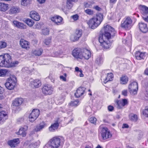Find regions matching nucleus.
<instances>
[{
	"instance_id": "nucleus-50",
	"label": "nucleus",
	"mask_w": 148,
	"mask_h": 148,
	"mask_svg": "<svg viewBox=\"0 0 148 148\" xmlns=\"http://www.w3.org/2000/svg\"><path fill=\"white\" fill-rule=\"evenodd\" d=\"M42 33L44 35L48 34L49 33V30L47 28L44 29L42 30Z\"/></svg>"
},
{
	"instance_id": "nucleus-7",
	"label": "nucleus",
	"mask_w": 148,
	"mask_h": 148,
	"mask_svg": "<svg viewBox=\"0 0 148 148\" xmlns=\"http://www.w3.org/2000/svg\"><path fill=\"white\" fill-rule=\"evenodd\" d=\"M128 89L131 95L136 94L138 90L137 83L135 82L131 83L129 85Z\"/></svg>"
},
{
	"instance_id": "nucleus-60",
	"label": "nucleus",
	"mask_w": 148,
	"mask_h": 148,
	"mask_svg": "<svg viewBox=\"0 0 148 148\" xmlns=\"http://www.w3.org/2000/svg\"><path fill=\"white\" fill-rule=\"evenodd\" d=\"M60 78L61 79H62L63 81H65L66 80V77L64 76H60Z\"/></svg>"
},
{
	"instance_id": "nucleus-39",
	"label": "nucleus",
	"mask_w": 148,
	"mask_h": 148,
	"mask_svg": "<svg viewBox=\"0 0 148 148\" xmlns=\"http://www.w3.org/2000/svg\"><path fill=\"white\" fill-rule=\"evenodd\" d=\"M129 118L130 120L136 122L137 120L138 117L136 114H131L129 115Z\"/></svg>"
},
{
	"instance_id": "nucleus-29",
	"label": "nucleus",
	"mask_w": 148,
	"mask_h": 148,
	"mask_svg": "<svg viewBox=\"0 0 148 148\" xmlns=\"http://www.w3.org/2000/svg\"><path fill=\"white\" fill-rule=\"evenodd\" d=\"M46 126V124L44 122L40 123L38 125L36 126L35 130L36 132H39L42 130L43 128Z\"/></svg>"
},
{
	"instance_id": "nucleus-15",
	"label": "nucleus",
	"mask_w": 148,
	"mask_h": 148,
	"mask_svg": "<svg viewBox=\"0 0 148 148\" xmlns=\"http://www.w3.org/2000/svg\"><path fill=\"white\" fill-rule=\"evenodd\" d=\"M82 59L84 58L86 60H88L91 56L90 51L86 49H82Z\"/></svg>"
},
{
	"instance_id": "nucleus-1",
	"label": "nucleus",
	"mask_w": 148,
	"mask_h": 148,
	"mask_svg": "<svg viewBox=\"0 0 148 148\" xmlns=\"http://www.w3.org/2000/svg\"><path fill=\"white\" fill-rule=\"evenodd\" d=\"M103 33L99 38V41L102 47L105 49H109L111 46L109 40L115 35L114 28L109 25L104 26L101 30Z\"/></svg>"
},
{
	"instance_id": "nucleus-51",
	"label": "nucleus",
	"mask_w": 148,
	"mask_h": 148,
	"mask_svg": "<svg viewBox=\"0 0 148 148\" xmlns=\"http://www.w3.org/2000/svg\"><path fill=\"white\" fill-rule=\"evenodd\" d=\"M89 121L92 123H95L97 121L95 117H92L89 119Z\"/></svg>"
},
{
	"instance_id": "nucleus-63",
	"label": "nucleus",
	"mask_w": 148,
	"mask_h": 148,
	"mask_svg": "<svg viewBox=\"0 0 148 148\" xmlns=\"http://www.w3.org/2000/svg\"><path fill=\"white\" fill-rule=\"evenodd\" d=\"M144 73L146 75H148V68H147L145 70Z\"/></svg>"
},
{
	"instance_id": "nucleus-20",
	"label": "nucleus",
	"mask_w": 148,
	"mask_h": 148,
	"mask_svg": "<svg viewBox=\"0 0 148 148\" xmlns=\"http://www.w3.org/2000/svg\"><path fill=\"white\" fill-rule=\"evenodd\" d=\"M139 8L143 15L148 14V8L146 6L140 5L139 6Z\"/></svg>"
},
{
	"instance_id": "nucleus-24",
	"label": "nucleus",
	"mask_w": 148,
	"mask_h": 148,
	"mask_svg": "<svg viewBox=\"0 0 148 148\" xmlns=\"http://www.w3.org/2000/svg\"><path fill=\"white\" fill-rule=\"evenodd\" d=\"M23 100L21 98H16L13 101L12 105L16 106L21 105L23 102Z\"/></svg>"
},
{
	"instance_id": "nucleus-8",
	"label": "nucleus",
	"mask_w": 148,
	"mask_h": 148,
	"mask_svg": "<svg viewBox=\"0 0 148 148\" xmlns=\"http://www.w3.org/2000/svg\"><path fill=\"white\" fill-rule=\"evenodd\" d=\"M40 110L37 109H34L29 116V121L32 122L34 121L39 116Z\"/></svg>"
},
{
	"instance_id": "nucleus-56",
	"label": "nucleus",
	"mask_w": 148,
	"mask_h": 148,
	"mask_svg": "<svg viewBox=\"0 0 148 148\" xmlns=\"http://www.w3.org/2000/svg\"><path fill=\"white\" fill-rule=\"evenodd\" d=\"M127 90H124L122 91V94L125 96H126L127 95Z\"/></svg>"
},
{
	"instance_id": "nucleus-33",
	"label": "nucleus",
	"mask_w": 148,
	"mask_h": 148,
	"mask_svg": "<svg viewBox=\"0 0 148 148\" xmlns=\"http://www.w3.org/2000/svg\"><path fill=\"white\" fill-rule=\"evenodd\" d=\"M32 84L35 88H38L41 85V81L38 79H36L32 82Z\"/></svg>"
},
{
	"instance_id": "nucleus-41",
	"label": "nucleus",
	"mask_w": 148,
	"mask_h": 148,
	"mask_svg": "<svg viewBox=\"0 0 148 148\" xmlns=\"http://www.w3.org/2000/svg\"><path fill=\"white\" fill-rule=\"evenodd\" d=\"M79 102L78 100L72 101L69 103V104L72 106H76L79 105Z\"/></svg>"
},
{
	"instance_id": "nucleus-55",
	"label": "nucleus",
	"mask_w": 148,
	"mask_h": 148,
	"mask_svg": "<svg viewBox=\"0 0 148 148\" xmlns=\"http://www.w3.org/2000/svg\"><path fill=\"white\" fill-rule=\"evenodd\" d=\"M93 8L96 10L99 11H101L102 10V9L98 5L94 6Z\"/></svg>"
},
{
	"instance_id": "nucleus-22",
	"label": "nucleus",
	"mask_w": 148,
	"mask_h": 148,
	"mask_svg": "<svg viewBox=\"0 0 148 148\" xmlns=\"http://www.w3.org/2000/svg\"><path fill=\"white\" fill-rule=\"evenodd\" d=\"M51 20L57 25H58L60 23L62 22V18L60 16H56L51 17Z\"/></svg>"
},
{
	"instance_id": "nucleus-49",
	"label": "nucleus",
	"mask_w": 148,
	"mask_h": 148,
	"mask_svg": "<svg viewBox=\"0 0 148 148\" xmlns=\"http://www.w3.org/2000/svg\"><path fill=\"white\" fill-rule=\"evenodd\" d=\"M6 46V43L3 42H0V49L5 48Z\"/></svg>"
},
{
	"instance_id": "nucleus-4",
	"label": "nucleus",
	"mask_w": 148,
	"mask_h": 148,
	"mask_svg": "<svg viewBox=\"0 0 148 148\" xmlns=\"http://www.w3.org/2000/svg\"><path fill=\"white\" fill-rule=\"evenodd\" d=\"M10 58L11 57L8 54H5L4 55L0 56V66L8 67L9 66Z\"/></svg>"
},
{
	"instance_id": "nucleus-9",
	"label": "nucleus",
	"mask_w": 148,
	"mask_h": 148,
	"mask_svg": "<svg viewBox=\"0 0 148 148\" xmlns=\"http://www.w3.org/2000/svg\"><path fill=\"white\" fill-rule=\"evenodd\" d=\"M82 31L81 29H76L74 35L71 36L70 40L73 42L77 40L82 36Z\"/></svg>"
},
{
	"instance_id": "nucleus-17",
	"label": "nucleus",
	"mask_w": 148,
	"mask_h": 148,
	"mask_svg": "<svg viewBox=\"0 0 148 148\" xmlns=\"http://www.w3.org/2000/svg\"><path fill=\"white\" fill-rule=\"evenodd\" d=\"M28 127L27 125H25L23 127H21L19 130V131L17 133L18 135H21L24 137L26 135V131L27 130Z\"/></svg>"
},
{
	"instance_id": "nucleus-43",
	"label": "nucleus",
	"mask_w": 148,
	"mask_h": 148,
	"mask_svg": "<svg viewBox=\"0 0 148 148\" xmlns=\"http://www.w3.org/2000/svg\"><path fill=\"white\" fill-rule=\"evenodd\" d=\"M41 25L42 24L40 22H37L34 26L33 28L35 29H40L41 28Z\"/></svg>"
},
{
	"instance_id": "nucleus-23",
	"label": "nucleus",
	"mask_w": 148,
	"mask_h": 148,
	"mask_svg": "<svg viewBox=\"0 0 148 148\" xmlns=\"http://www.w3.org/2000/svg\"><path fill=\"white\" fill-rule=\"evenodd\" d=\"M145 52H141L138 51L136 52L135 54V57L136 59L138 60L143 59L145 57Z\"/></svg>"
},
{
	"instance_id": "nucleus-46",
	"label": "nucleus",
	"mask_w": 148,
	"mask_h": 148,
	"mask_svg": "<svg viewBox=\"0 0 148 148\" xmlns=\"http://www.w3.org/2000/svg\"><path fill=\"white\" fill-rule=\"evenodd\" d=\"M145 96L148 98V82L145 83Z\"/></svg>"
},
{
	"instance_id": "nucleus-5",
	"label": "nucleus",
	"mask_w": 148,
	"mask_h": 148,
	"mask_svg": "<svg viewBox=\"0 0 148 148\" xmlns=\"http://www.w3.org/2000/svg\"><path fill=\"white\" fill-rule=\"evenodd\" d=\"M16 78L14 76H12L6 80L5 85L6 87L9 90H12L14 89L16 85Z\"/></svg>"
},
{
	"instance_id": "nucleus-38",
	"label": "nucleus",
	"mask_w": 148,
	"mask_h": 148,
	"mask_svg": "<svg viewBox=\"0 0 148 148\" xmlns=\"http://www.w3.org/2000/svg\"><path fill=\"white\" fill-rule=\"evenodd\" d=\"M40 144V142L38 141L36 142H33L29 145V147L31 148H35L39 146Z\"/></svg>"
},
{
	"instance_id": "nucleus-36",
	"label": "nucleus",
	"mask_w": 148,
	"mask_h": 148,
	"mask_svg": "<svg viewBox=\"0 0 148 148\" xmlns=\"http://www.w3.org/2000/svg\"><path fill=\"white\" fill-rule=\"evenodd\" d=\"M128 81V77L125 76H123L120 78V83L122 84H126Z\"/></svg>"
},
{
	"instance_id": "nucleus-64",
	"label": "nucleus",
	"mask_w": 148,
	"mask_h": 148,
	"mask_svg": "<svg viewBox=\"0 0 148 148\" xmlns=\"http://www.w3.org/2000/svg\"><path fill=\"white\" fill-rule=\"evenodd\" d=\"M116 0H110V2L114 3L116 2Z\"/></svg>"
},
{
	"instance_id": "nucleus-62",
	"label": "nucleus",
	"mask_w": 148,
	"mask_h": 148,
	"mask_svg": "<svg viewBox=\"0 0 148 148\" xmlns=\"http://www.w3.org/2000/svg\"><path fill=\"white\" fill-rule=\"evenodd\" d=\"M143 18L145 21L148 22V16L146 17H143Z\"/></svg>"
},
{
	"instance_id": "nucleus-37",
	"label": "nucleus",
	"mask_w": 148,
	"mask_h": 148,
	"mask_svg": "<svg viewBox=\"0 0 148 148\" xmlns=\"http://www.w3.org/2000/svg\"><path fill=\"white\" fill-rule=\"evenodd\" d=\"M11 59V58L10 59V60L9 64V66L8 67V68L12 66H15L17 65L19 63V62L18 61H14L12 62Z\"/></svg>"
},
{
	"instance_id": "nucleus-52",
	"label": "nucleus",
	"mask_w": 148,
	"mask_h": 148,
	"mask_svg": "<svg viewBox=\"0 0 148 148\" xmlns=\"http://www.w3.org/2000/svg\"><path fill=\"white\" fill-rule=\"evenodd\" d=\"M22 71L24 72H25L29 74L31 73V71L28 70V68L27 67H25L22 69Z\"/></svg>"
},
{
	"instance_id": "nucleus-31",
	"label": "nucleus",
	"mask_w": 148,
	"mask_h": 148,
	"mask_svg": "<svg viewBox=\"0 0 148 148\" xmlns=\"http://www.w3.org/2000/svg\"><path fill=\"white\" fill-rule=\"evenodd\" d=\"M9 8L8 5L3 3H0V10L5 12Z\"/></svg>"
},
{
	"instance_id": "nucleus-40",
	"label": "nucleus",
	"mask_w": 148,
	"mask_h": 148,
	"mask_svg": "<svg viewBox=\"0 0 148 148\" xmlns=\"http://www.w3.org/2000/svg\"><path fill=\"white\" fill-rule=\"evenodd\" d=\"M9 71L7 69H0V76H4L8 74Z\"/></svg>"
},
{
	"instance_id": "nucleus-25",
	"label": "nucleus",
	"mask_w": 148,
	"mask_h": 148,
	"mask_svg": "<svg viewBox=\"0 0 148 148\" xmlns=\"http://www.w3.org/2000/svg\"><path fill=\"white\" fill-rule=\"evenodd\" d=\"M59 126V124L58 121H56L53 124H52L49 127V130L50 132H54L57 130Z\"/></svg>"
},
{
	"instance_id": "nucleus-13",
	"label": "nucleus",
	"mask_w": 148,
	"mask_h": 148,
	"mask_svg": "<svg viewBox=\"0 0 148 148\" xmlns=\"http://www.w3.org/2000/svg\"><path fill=\"white\" fill-rule=\"evenodd\" d=\"M116 103L117 105V108L119 109H121L124 106L127 104V100L126 99L122 100H116Z\"/></svg>"
},
{
	"instance_id": "nucleus-57",
	"label": "nucleus",
	"mask_w": 148,
	"mask_h": 148,
	"mask_svg": "<svg viewBox=\"0 0 148 148\" xmlns=\"http://www.w3.org/2000/svg\"><path fill=\"white\" fill-rule=\"evenodd\" d=\"M17 121L18 123H22L24 121V119L22 118H19L18 119Z\"/></svg>"
},
{
	"instance_id": "nucleus-11",
	"label": "nucleus",
	"mask_w": 148,
	"mask_h": 148,
	"mask_svg": "<svg viewBox=\"0 0 148 148\" xmlns=\"http://www.w3.org/2000/svg\"><path fill=\"white\" fill-rule=\"evenodd\" d=\"M82 52V49L76 48L73 50L72 55L75 58L82 59L83 57Z\"/></svg>"
},
{
	"instance_id": "nucleus-53",
	"label": "nucleus",
	"mask_w": 148,
	"mask_h": 148,
	"mask_svg": "<svg viewBox=\"0 0 148 148\" xmlns=\"http://www.w3.org/2000/svg\"><path fill=\"white\" fill-rule=\"evenodd\" d=\"M78 16L77 14H75L72 16L71 18H72L74 21L77 20L78 19Z\"/></svg>"
},
{
	"instance_id": "nucleus-28",
	"label": "nucleus",
	"mask_w": 148,
	"mask_h": 148,
	"mask_svg": "<svg viewBox=\"0 0 148 148\" xmlns=\"http://www.w3.org/2000/svg\"><path fill=\"white\" fill-rule=\"evenodd\" d=\"M20 45L23 48L26 49L29 48V43L27 41L21 39L20 40Z\"/></svg>"
},
{
	"instance_id": "nucleus-3",
	"label": "nucleus",
	"mask_w": 148,
	"mask_h": 148,
	"mask_svg": "<svg viewBox=\"0 0 148 148\" xmlns=\"http://www.w3.org/2000/svg\"><path fill=\"white\" fill-rule=\"evenodd\" d=\"M103 15L101 13L97 14L96 17L90 19L89 22V25L91 28L94 29L98 26L103 19Z\"/></svg>"
},
{
	"instance_id": "nucleus-47",
	"label": "nucleus",
	"mask_w": 148,
	"mask_h": 148,
	"mask_svg": "<svg viewBox=\"0 0 148 148\" xmlns=\"http://www.w3.org/2000/svg\"><path fill=\"white\" fill-rule=\"evenodd\" d=\"M29 3V0H21V4L22 5L25 6Z\"/></svg>"
},
{
	"instance_id": "nucleus-61",
	"label": "nucleus",
	"mask_w": 148,
	"mask_h": 148,
	"mask_svg": "<svg viewBox=\"0 0 148 148\" xmlns=\"http://www.w3.org/2000/svg\"><path fill=\"white\" fill-rule=\"evenodd\" d=\"M39 3L42 4L45 2L46 0H37Z\"/></svg>"
},
{
	"instance_id": "nucleus-30",
	"label": "nucleus",
	"mask_w": 148,
	"mask_h": 148,
	"mask_svg": "<svg viewBox=\"0 0 148 148\" xmlns=\"http://www.w3.org/2000/svg\"><path fill=\"white\" fill-rule=\"evenodd\" d=\"M43 51L42 49H40L32 50V53L33 55L36 56H39L42 54Z\"/></svg>"
},
{
	"instance_id": "nucleus-54",
	"label": "nucleus",
	"mask_w": 148,
	"mask_h": 148,
	"mask_svg": "<svg viewBox=\"0 0 148 148\" xmlns=\"http://www.w3.org/2000/svg\"><path fill=\"white\" fill-rule=\"evenodd\" d=\"M2 88L0 86V100L2 99L3 98V96L2 95Z\"/></svg>"
},
{
	"instance_id": "nucleus-45",
	"label": "nucleus",
	"mask_w": 148,
	"mask_h": 148,
	"mask_svg": "<svg viewBox=\"0 0 148 148\" xmlns=\"http://www.w3.org/2000/svg\"><path fill=\"white\" fill-rule=\"evenodd\" d=\"M143 113L146 117H148V106L145 107V109L143 111Z\"/></svg>"
},
{
	"instance_id": "nucleus-42",
	"label": "nucleus",
	"mask_w": 148,
	"mask_h": 148,
	"mask_svg": "<svg viewBox=\"0 0 148 148\" xmlns=\"http://www.w3.org/2000/svg\"><path fill=\"white\" fill-rule=\"evenodd\" d=\"M84 11L86 14L89 15H92L94 14L93 11L90 9L85 8L84 9Z\"/></svg>"
},
{
	"instance_id": "nucleus-26",
	"label": "nucleus",
	"mask_w": 148,
	"mask_h": 148,
	"mask_svg": "<svg viewBox=\"0 0 148 148\" xmlns=\"http://www.w3.org/2000/svg\"><path fill=\"white\" fill-rule=\"evenodd\" d=\"M7 119V114L4 111L0 112V123L5 121Z\"/></svg>"
},
{
	"instance_id": "nucleus-2",
	"label": "nucleus",
	"mask_w": 148,
	"mask_h": 148,
	"mask_svg": "<svg viewBox=\"0 0 148 148\" xmlns=\"http://www.w3.org/2000/svg\"><path fill=\"white\" fill-rule=\"evenodd\" d=\"M61 139L55 137L51 139L44 147V148H58L61 146Z\"/></svg>"
},
{
	"instance_id": "nucleus-48",
	"label": "nucleus",
	"mask_w": 148,
	"mask_h": 148,
	"mask_svg": "<svg viewBox=\"0 0 148 148\" xmlns=\"http://www.w3.org/2000/svg\"><path fill=\"white\" fill-rule=\"evenodd\" d=\"M103 58L101 57L97 58L95 61V62L98 65L100 64L102 62Z\"/></svg>"
},
{
	"instance_id": "nucleus-21",
	"label": "nucleus",
	"mask_w": 148,
	"mask_h": 148,
	"mask_svg": "<svg viewBox=\"0 0 148 148\" xmlns=\"http://www.w3.org/2000/svg\"><path fill=\"white\" fill-rule=\"evenodd\" d=\"M19 139L18 138L10 140L8 142V144L11 147H15L17 144L19 143Z\"/></svg>"
},
{
	"instance_id": "nucleus-59",
	"label": "nucleus",
	"mask_w": 148,
	"mask_h": 148,
	"mask_svg": "<svg viewBox=\"0 0 148 148\" xmlns=\"http://www.w3.org/2000/svg\"><path fill=\"white\" fill-rule=\"evenodd\" d=\"M129 127L128 125L127 124H123L122 127L123 128H127Z\"/></svg>"
},
{
	"instance_id": "nucleus-58",
	"label": "nucleus",
	"mask_w": 148,
	"mask_h": 148,
	"mask_svg": "<svg viewBox=\"0 0 148 148\" xmlns=\"http://www.w3.org/2000/svg\"><path fill=\"white\" fill-rule=\"evenodd\" d=\"M114 107L111 106H109L108 107V109L110 111H112Z\"/></svg>"
},
{
	"instance_id": "nucleus-27",
	"label": "nucleus",
	"mask_w": 148,
	"mask_h": 148,
	"mask_svg": "<svg viewBox=\"0 0 148 148\" xmlns=\"http://www.w3.org/2000/svg\"><path fill=\"white\" fill-rule=\"evenodd\" d=\"M78 0H66V6L69 9H71L73 6L74 3L77 2Z\"/></svg>"
},
{
	"instance_id": "nucleus-19",
	"label": "nucleus",
	"mask_w": 148,
	"mask_h": 148,
	"mask_svg": "<svg viewBox=\"0 0 148 148\" xmlns=\"http://www.w3.org/2000/svg\"><path fill=\"white\" fill-rule=\"evenodd\" d=\"M138 26L140 30L143 33H145L148 31V29L146 24L141 22L139 23Z\"/></svg>"
},
{
	"instance_id": "nucleus-16",
	"label": "nucleus",
	"mask_w": 148,
	"mask_h": 148,
	"mask_svg": "<svg viewBox=\"0 0 148 148\" xmlns=\"http://www.w3.org/2000/svg\"><path fill=\"white\" fill-rule=\"evenodd\" d=\"M14 25L17 28L23 29H26V25L24 24L23 23L16 21H13Z\"/></svg>"
},
{
	"instance_id": "nucleus-12",
	"label": "nucleus",
	"mask_w": 148,
	"mask_h": 148,
	"mask_svg": "<svg viewBox=\"0 0 148 148\" xmlns=\"http://www.w3.org/2000/svg\"><path fill=\"white\" fill-rule=\"evenodd\" d=\"M42 90L43 93L45 95H51L52 93L53 89L50 85L47 84L44 86Z\"/></svg>"
},
{
	"instance_id": "nucleus-6",
	"label": "nucleus",
	"mask_w": 148,
	"mask_h": 148,
	"mask_svg": "<svg viewBox=\"0 0 148 148\" xmlns=\"http://www.w3.org/2000/svg\"><path fill=\"white\" fill-rule=\"evenodd\" d=\"M132 21L129 17L125 18L122 22L121 27L126 30L130 29L132 26Z\"/></svg>"
},
{
	"instance_id": "nucleus-32",
	"label": "nucleus",
	"mask_w": 148,
	"mask_h": 148,
	"mask_svg": "<svg viewBox=\"0 0 148 148\" xmlns=\"http://www.w3.org/2000/svg\"><path fill=\"white\" fill-rule=\"evenodd\" d=\"M23 21L30 27H32L34 23V21L28 18H24Z\"/></svg>"
},
{
	"instance_id": "nucleus-14",
	"label": "nucleus",
	"mask_w": 148,
	"mask_h": 148,
	"mask_svg": "<svg viewBox=\"0 0 148 148\" xmlns=\"http://www.w3.org/2000/svg\"><path fill=\"white\" fill-rule=\"evenodd\" d=\"M86 88L84 87H79L75 94V96L77 98L79 97L85 93Z\"/></svg>"
},
{
	"instance_id": "nucleus-18",
	"label": "nucleus",
	"mask_w": 148,
	"mask_h": 148,
	"mask_svg": "<svg viewBox=\"0 0 148 148\" xmlns=\"http://www.w3.org/2000/svg\"><path fill=\"white\" fill-rule=\"evenodd\" d=\"M30 16L31 18L36 21H38L40 19V16L39 14L35 11L30 12Z\"/></svg>"
},
{
	"instance_id": "nucleus-35",
	"label": "nucleus",
	"mask_w": 148,
	"mask_h": 148,
	"mask_svg": "<svg viewBox=\"0 0 148 148\" xmlns=\"http://www.w3.org/2000/svg\"><path fill=\"white\" fill-rule=\"evenodd\" d=\"M113 77V75L112 73H108L107 77L104 81V83L106 84L108 81H112Z\"/></svg>"
},
{
	"instance_id": "nucleus-34",
	"label": "nucleus",
	"mask_w": 148,
	"mask_h": 148,
	"mask_svg": "<svg viewBox=\"0 0 148 148\" xmlns=\"http://www.w3.org/2000/svg\"><path fill=\"white\" fill-rule=\"evenodd\" d=\"M20 9L17 7H13L11 8L9 11V14H10L19 12Z\"/></svg>"
},
{
	"instance_id": "nucleus-44",
	"label": "nucleus",
	"mask_w": 148,
	"mask_h": 148,
	"mask_svg": "<svg viewBox=\"0 0 148 148\" xmlns=\"http://www.w3.org/2000/svg\"><path fill=\"white\" fill-rule=\"evenodd\" d=\"M51 39L50 38H47L45 39L43 42L46 45H49L51 43Z\"/></svg>"
},
{
	"instance_id": "nucleus-10",
	"label": "nucleus",
	"mask_w": 148,
	"mask_h": 148,
	"mask_svg": "<svg viewBox=\"0 0 148 148\" xmlns=\"http://www.w3.org/2000/svg\"><path fill=\"white\" fill-rule=\"evenodd\" d=\"M101 133V137L103 140H106L107 138L111 137L112 136L111 134H110V132L106 127L102 128Z\"/></svg>"
}]
</instances>
